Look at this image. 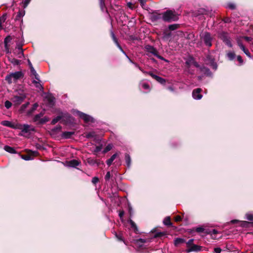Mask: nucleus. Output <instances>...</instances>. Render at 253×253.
<instances>
[{"instance_id": "1", "label": "nucleus", "mask_w": 253, "mask_h": 253, "mask_svg": "<svg viewBox=\"0 0 253 253\" xmlns=\"http://www.w3.org/2000/svg\"><path fill=\"white\" fill-rule=\"evenodd\" d=\"M178 15L171 10H168L162 13V19L165 22H171L178 20Z\"/></svg>"}, {"instance_id": "2", "label": "nucleus", "mask_w": 253, "mask_h": 253, "mask_svg": "<svg viewBox=\"0 0 253 253\" xmlns=\"http://www.w3.org/2000/svg\"><path fill=\"white\" fill-rule=\"evenodd\" d=\"M251 38L246 36H240L238 37L236 39L237 42L240 48L243 51V52L248 56L249 57L251 58V54L247 48H245L243 42L244 41L250 42L251 41Z\"/></svg>"}, {"instance_id": "3", "label": "nucleus", "mask_w": 253, "mask_h": 253, "mask_svg": "<svg viewBox=\"0 0 253 253\" xmlns=\"http://www.w3.org/2000/svg\"><path fill=\"white\" fill-rule=\"evenodd\" d=\"M17 129L21 130V135H24L26 133H29L30 131L34 130V128L33 126L26 124L22 125L20 124H18Z\"/></svg>"}, {"instance_id": "4", "label": "nucleus", "mask_w": 253, "mask_h": 253, "mask_svg": "<svg viewBox=\"0 0 253 253\" xmlns=\"http://www.w3.org/2000/svg\"><path fill=\"white\" fill-rule=\"evenodd\" d=\"M26 97V94L23 92L20 93L19 95H14L12 98L11 100L13 103L16 105L20 104Z\"/></svg>"}, {"instance_id": "5", "label": "nucleus", "mask_w": 253, "mask_h": 253, "mask_svg": "<svg viewBox=\"0 0 253 253\" xmlns=\"http://www.w3.org/2000/svg\"><path fill=\"white\" fill-rule=\"evenodd\" d=\"M202 40L204 42L206 46L211 47L212 45V38L209 33L205 32L201 35Z\"/></svg>"}, {"instance_id": "6", "label": "nucleus", "mask_w": 253, "mask_h": 253, "mask_svg": "<svg viewBox=\"0 0 253 253\" xmlns=\"http://www.w3.org/2000/svg\"><path fill=\"white\" fill-rule=\"evenodd\" d=\"M44 102L49 107H52L54 104L55 98L50 93H44Z\"/></svg>"}, {"instance_id": "7", "label": "nucleus", "mask_w": 253, "mask_h": 253, "mask_svg": "<svg viewBox=\"0 0 253 253\" xmlns=\"http://www.w3.org/2000/svg\"><path fill=\"white\" fill-rule=\"evenodd\" d=\"M77 113L78 114V115L83 120H84V121L85 122V123H92L94 122V120H93V118H92L91 116L88 115H86L84 113H83L82 112H81L80 111H77Z\"/></svg>"}, {"instance_id": "8", "label": "nucleus", "mask_w": 253, "mask_h": 253, "mask_svg": "<svg viewBox=\"0 0 253 253\" xmlns=\"http://www.w3.org/2000/svg\"><path fill=\"white\" fill-rule=\"evenodd\" d=\"M219 38L229 47L232 46L231 42L226 33L221 32L219 34Z\"/></svg>"}, {"instance_id": "9", "label": "nucleus", "mask_w": 253, "mask_h": 253, "mask_svg": "<svg viewBox=\"0 0 253 253\" xmlns=\"http://www.w3.org/2000/svg\"><path fill=\"white\" fill-rule=\"evenodd\" d=\"M142 73H143L145 74H148V75H150L153 79L156 80L157 82L161 83V84H164L166 82V81L164 79L154 74L153 73H152L151 72H146L145 71H142Z\"/></svg>"}, {"instance_id": "10", "label": "nucleus", "mask_w": 253, "mask_h": 253, "mask_svg": "<svg viewBox=\"0 0 253 253\" xmlns=\"http://www.w3.org/2000/svg\"><path fill=\"white\" fill-rule=\"evenodd\" d=\"M0 124L5 126H7L14 129H17L18 123H16L9 121H3L0 123Z\"/></svg>"}, {"instance_id": "11", "label": "nucleus", "mask_w": 253, "mask_h": 253, "mask_svg": "<svg viewBox=\"0 0 253 253\" xmlns=\"http://www.w3.org/2000/svg\"><path fill=\"white\" fill-rule=\"evenodd\" d=\"M152 21H156L159 19H162V14L158 13L157 11L152 12L150 15Z\"/></svg>"}, {"instance_id": "12", "label": "nucleus", "mask_w": 253, "mask_h": 253, "mask_svg": "<svg viewBox=\"0 0 253 253\" xmlns=\"http://www.w3.org/2000/svg\"><path fill=\"white\" fill-rule=\"evenodd\" d=\"M147 50L150 53H152L153 55L159 58V59H161L162 60L164 59V58L159 55H158L157 51V50L154 48L153 46L150 45H148L146 47Z\"/></svg>"}, {"instance_id": "13", "label": "nucleus", "mask_w": 253, "mask_h": 253, "mask_svg": "<svg viewBox=\"0 0 253 253\" xmlns=\"http://www.w3.org/2000/svg\"><path fill=\"white\" fill-rule=\"evenodd\" d=\"M202 91L201 88H197L194 89L192 92L193 97L195 99H200L202 97V94L200 93Z\"/></svg>"}, {"instance_id": "14", "label": "nucleus", "mask_w": 253, "mask_h": 253, "mask_svg": "<svg viewBox=\"0 0 253 253\" xmlns=\"http://www.w3.org/2000/svg\"><path fill=\"white\" fill-rule=\"evenodd\" d=\"M69 117V114L68 113H62L61 114L57 117L55 118L52 120L51 123L53 125L55 124L56 123H57L59 120H60L61 119L63 118H67Z\"/></svg>"}, {"instance_id": "15", "label": "nucleus", "mask_w": 253, "mask_h": 253, "mask_svg": "<svg viewBox=\"0 0 253 253\" xmlns=\"http://www.w3.org/2000/svg\"><path fill=\"white\" fill-rule=\"evenodd\" d=\"M186 64L188 68L190 67V66L192 65H193L196 67L199 66L198 64L195 61L194 58L192 57H190L186 61Z\"/></svg>"}, {"instance_id": "16", "label": "nucleus", "mask_w": 253, "mask_h": 253, "mask_svg": "<svg viewBox=\"0 0 253 253\" xmlns=\"http://www.w3.org/2000/svg\"><path fill=\"white\" fill-rule=\"evenodd\" d=\"M12 76L13 78V81L16 82L18 79L21 78L23 77V74L21 72L18 71L13 73H11Z\"/></svg>"}, {"instance_id": "17", "label": "nucleus", "mask_w": 253, "mask_h": 253, "mask_svg": "<svg viewBox=\"0 0 253 253\" xmlns=\"http://www.w3.org/2000/svg\"><path fill=\"white\" fill-rule=\"evenodd\" d=\"M80 163L76 160H72L67 162V165L70 167H76L79 165Z\"/></svg>"}, {"instance_id": "18", "label": "nucleus", "mask_w": 253, "mask_h": 253, "mask_svg": "<svg viewBox=\"0 0 253 253\" xmlns=\"http://www.w3.org/2000/svg\"><path fill=\"white\" fill-rule=\"evenodd\" d=\"M201 247L200 246L194 244L193 245H192V246L189 249H187V252H199L201 250Z\"/></svg>"}, {"instance_id": "19", "label": "nucleus", "mask_w": 253, "mask_h": 253, "mask_svg": "<svg viewBox=\"0 0 253 253\" xmlns=\"http://www.w3.org/2000/svg\"><path fill=\"white\" fill-rule=\"evenodd\" d=\"M111 37L114 41V42H115V43L116 44L117 46L119 47V48L124 53V54H126L125 51L123 50L122 47L121 46V45H120V44L118 42V40H117V39L116 38V37H115V35L114 34V33L113 32H111Z\"/></svg>"}, {"instance_id": "20", "label": "nucleus", "mask_w": 253, "mask_h": 253, "mask_svg": "<svg viewBox=\"0 0 253 253\" xmlns=\"http://www.w3.org/2000/svg\"><path fill=\"white\" fill-rule=\"evenodd\" d=\"M74 134V132H73V131H65L62 133V137L64 138H69Z\"/></svg>"}, {"instance_id": "21", "label": "nucleus", "mask_w": 253, "mask_h": 253, "mask_svg": "<svg viewBox=\"0 0 253 253\" xmlns=\"http://www.w3.org/2000/svg\"><path fill=\"white\" fill-rule=\"evenodd\" d=\"M16 52L18 53V57L19 58H22L23 57L24 54L23 53V50L22 49V46L21 45H18L17 46V49H16Z\"/></svg>"}, {"instance_id": "22", "label": "nucleus", "mask_w": 253, "mask_h": 253, "mask_svg": "<svg viewBox=\"0 0 253 253\" xmlns=\"http://www.w3.org/2000/svg\"><path fill=\"white\" fill-rule=\"evenodd\" d=\"M117 155H118L117 153L114 154V155H113L111 156V157L109 159H108L106 161V163H107L108 166H110L112 164V162L116 158Z\"/></svg>"}, {"instance_id": "23", "label": "nucleus", "mask_w": 253, "mask_h": 253, "mask_svg": "<svg viewBox=\"0 0 253 253\" xmlns=\"http://www.w3.org/2000/svg\"><path fill=\"white\" fill-rule=\"evenodd\" d=\"M38 106H39V105H38V104L37 103H35L33 105V106L32 107V108L28 111L27 115H31L33 113V112L37 109V108H38Z\"/></svg>"}, {"instance_id": "24", "label": "nucleus", "mask_w": 253, "mask_h": 253, "mask_svg": "<svg viewBox=\"0 0 253 253\" xmlns=\"http://www.w3.org/2000/svg\"><path fill=\"white\" fill-rule=\"evenodd\" d=\"M43 115V114L42 113H41L39 114L36 115L34 118V121L40 123V121L42 119L41 117H42Z\"/></svg>"}, {"instance_id": "25", "label": "nucleus", "mask_w": 253, "mask_h": 253, "mask_svg": "<svg viewBox=\"0 0 253 253\" xmlns=\"http://www.w3.org/2000/svg\"><path fill=\"white\" fill-rule=\"evenodd\" d=\"M87 163L91 166L95 165L96 162V159H93L92 158H88L86 160Z\"/></svg>"}, {"instance_id": "26", "label": "nucleus", "mask_w": 253, "mask_h": 253, "mask_svg": "<svg viewBox=\"0 0 253 253\" xmlns=\"http://www.w3.org/2000/svg\"><path fill=\"white\" fill-rule=\"evenodd\" d=\"M4 149L6 151V152H8L10 153H15V150L13 148L10 147V146H5L4 147Z\"/></svg>"}, {"instance_id": "27", "label": "nucleus", "mask_w": 253, "mask_h": 253, "mask_svg": "<svg viewBox=\"0 0 253 253\" xmlns=\"http://www.w3.org/2000/svg\"><path fill=\"white\" fill-rule=\"evenodd\" d=\"M184 242V240L183 239L178 238L175 239L174 245L176 246H178L179 245Z\"/></svg>"}, {"instance_id": "28", "label": "nucleus", "mask_w": 253, "mask_h": 253, "mask_svg": "<svg viewBox=\"0 0 253 253\" xmlns=\"http://www.w3.org/2000/svg\"><path fill=\"white\" fill-rule=\"evenodd\" d=\"M5 80L8 84H11L13 82H14L11 74L6 76Z\"/></svg>"}, {"instance_id": "29", "label": "nucleus", "mask_w": 253, "mask_h": 253, "mask_svg": "<svg viewBox=\"0 0 253 253\" xmlns=\"http://www.w3.org/2000/svg\"><path fill=\"white\" fill-rule=\"evenodd\" d=\"M125 160H126V162L127 164V167H129L130 166L131 159H130V157L128 154H126L125 155Z\"/></svg>"}, {"instance_id": "30", "label": "nucleus", "mask_w": 253, "mask_h": 253, "mask_svg": "<svg viewBox=\"0 0 253 253\" xmlns=\"http://www.w3.org/2000/svg\"><path fill=\"white\" fill-rule=\"evenodd\" d=\"M31 73L35 76V78L36 80H37L38 81H39V76L36 73V71H35V70L34 69V67H33V66H31Z\"/></svg>"}, {"instance_id": "31", "label": "nucleus", "mask_w": 253, "mask_h": 253, "mask_svg": "<svg viewBox=\"0 0 253 253\" xmlns=\"http://www.w3.org/2000/svg\"><path fill=\"white\" fill-rule=\"evenodd\" d=\"M29 102H28L25 104H23L21 106L20 109V111L21 112V113L23 112L25 110V109L27 108V107L29 106Z\"/></svg>"}, {"instance_id": "32", "label": "nucleus", "mask_w": 253, "mask_h": 253, "mask_svg": "<svg viewBox=\"0 0 253 253\" xmlns=\"http://www.w3.org/2000/svg\"><path fill=\"white\" fill-rule=\"evenodd\" d=\"M33 83L35 84L36 87L39 88L40 90L43 89V87H42V85L39 82L36 81H34L33 82Z\"/></svg>"}, {"instance_id": "33", "label": "nucleus", "mask_w": 253, "mask_h": 253, "mask_svg": "<svg viewBox=\"0 0 253 253\" xmlns=\"http://www.w3.org/2000/svg\"><path fill=\"white\" fill-rule=\"evenodd\" d=\"M179 25L178 24H172V25H169V29L171 30V31H173V30H176L178 28Z\"/></svg>"}, {"instance_id": "34", "label": "nucleus", "mask_w": 253, "mask_h": 253, "mask_svg": "<svg viewBox=\"0 0 253 253\" xmlns=\"http://www.w3.org/2000/svg\"><path fill=\"white\" fill-rule=\"evenodd\" d=\"M164 223L167 225H171L170 217H166L164 220Z\"/></svg>"}, {"instance_id": "35", "label": "nucleus", "mask_w": 253, "mask_h": 253, "mask_svg": "<svg viewBox=\"0 0 253 253\" xmlns=\"http://www.w3.org/2000/svg\"><path fill=\"white\" fill-rule=\"evenodd\" d=\"M227 56L230 60H233L235 56V54L234 52H230L227 53Z\"/></svg>"}, {"instance_id": "36", "label": "nucleus", "mask_w": 253, "mask_h": 253, "mask_svg": "<svg viewBox=\"0 0 253 253\" xmlns=\"http://www.w3.org/2000/svg\"><path fill=\"white\" fill-rule=\"evenodd\" d=\"M112 148V146L111 144H108L106 147L104 149V150H103V153H107V152L109 151L110 150H111V149Z\"/></svg>"}, {"instance_id": "37", "label": "nucleus", "mask_w": 253, "mask_h": 253, "mask_svg": "<svg viewBox=\"0 0 253 253\" xmlns=\"http://www.w3.org/2000/svg\"><path fill=\"white\" fill-rule=\"evenodd\" d=\"M246 218L248 220L253 221V214L252 213H247L246 214Z\"/></svg>"}, {"instance_id": "38", "label": "nucleus", "mask_w": 253, "mask_h": 253, "mask_svg": "<svg viewBox=\"0 0 253 253\" xmlns=\"http://www.w3.org/2000/svg\"><path fill=\"white\" fill-rule=\"evenodd\" d=\"M4 106L7 109L10 108L12 106V103L9 101H6L4 103Z\"/></svg>"}, {"instance_id": "39", "label": "nucleus", "mask_w": 253, "mask_h": 253, "mask_svg": "<svg viewBox=\"0 0 253 253\" xmlns=\"http://www.w3.org/2000/svg\"><path fill=\"white\" fill-rule=\"evenodd\" d=\"M100 0V6L101 10L103 11L105 8V0Z\"/></svg>"}, {"instance_id": "40", "label": "nucleus", "mask_w": 253, "mask_h": 253, "mask_svg": "<svg viewBox=\"0 0 253 253\" xmlns=\"http://www.w3.org/2000/svg\"><path fill=\"white\" fill-rule=\"evenodd\" d=\"M193 239H190L186 243L187 244V247L188 249H189L190 247L192 246V245H193Z\"/></svg>"}, {"instance_id": "41", "label": "nucleus", "mask_w": 253, "mask_h": 253, "mask_svg": "<svg viewBox=\"0 0 253 253\" xmlns=\"http://www.w3.org/2000/svg\"><path fill=\"white\" fill-rule=\"evenodd\" d=\"M163 34H164L163 38L164 39H167L169 38L171 36V33H167V31H165L164 32Z\"/></svg>"}, {"instance_id": "42", "label": "nucleus", "mask_w": 253, "mask_h": 253, "mask_svg": "<svg viewBox=\"0 0 253 253\" xmlns=\"http://www.w3.org/2000/svg\"><path fill=\"white\" fill-rule=\"evenodd\" d=\"M202 71L204 72L205 74H207V75H210V71L209 69L204 67L202 69Z\"/></svg>"}, {"instance_id": "43", "label": "nucleus", "mask_w": 253, "mask_h": 253, "mask_svg": "<svg viewBox=\"0 0 253 253\" xmlns=\"http://www.w3.org/2000/svg\"><path fill=\"white\" fill-rule=\"evenodd\" d=\"M129 223H130V224L131 227L132 228H134V229L135 230L137 229V227H136V224H135V223L132 220H129Z\"/></svg>"}, {"instance_id": "44", "label": "nucleus", "mask_w": 253, "mask_h": 253, "mask_svg": "<svg viewBox=\"0 0 253 253\" xmlns=\"http://www.w3.org/2000/svg\"><path fill=\"white\" fill-rule=\"evenodd\" d=\"M141 85L144 89H149L150 88L149 85L146 83H142Z\"/></svg>"}, {"instance_id": "45", "label": "nucleus", "mask_w": 253, "mask_h": 253, "mask_svg": "<svg viewBox=\"0 0 253 253\" xmlns=\"http://www.w3.org/2000/svg\"><path fill=\"white\" fill-rule=\"evenodd\" d=\"M111 177V173L110 171H108L105 176V180L107 181H108Z\"/></svg>"}, {"instance_id": "46", "label": "nucleus", "mask_w": 253, "mask_h": 253, "mask_svg": "<svg viewBox=\"0 0 253 253\" xmlns=\"http://www.w3.org/2000/svg\"><path fill=\"white\" fill-rule=\"evenodd\" d=\"M95 132H90L89 133H88L87 134H86V137L87 138H90V137H93L95 136Z\"/></svg>"}, {"instance_id": "47", "label": "nucleus", "mask_w": 253, "mask_h": 253, "mask_svg": "<svg viewBox=\"0 0 253 253\" xmlns=\"http://www.w3.org/2000/svg\"><path fill=\"white\" fill-rule=\"evenodd\" d=\"M49 121V119L47 117H44L42 118L41 120L40 121V124H43Z\"/></svg>"}, {"instance_id": "48", "label": "nucleus", "mask_w": 253, "mask_h": 253, "mask_svg": "<svg viewBox=\"0 0 253 253\" xmlns=\"http://www.w3.org/2000/svg\"><path fill=\"white\" fill-rule=\"evenodd\" d=\"M22 158L25 160H30L33 159L31 156L29 155H23Z\"/></svg>"}, {"instance_id": "49", "label": "nucleus", "mask_w": 253, "mask_h": 253, "mask_svg": "<svg viewBox=\"0 0 253 253\" xmlns=\"http://www.w3.org/2000/svg\"><path fill=\"white\" fill-rule=\"evenodd\" d=\"M99 181V179L97 177H94L92 179V182L94 184H96Z\"/></svg>"}, {"instance_id": "50", "label": "nucleus", "mask_w": 253, "mask_h": 253, "mask_svg": "<svg viewBox=\"0 0 253 253\" xmlns=\"http://www.w3.org/2000/svg\"><path fill=\"white\" fill-rule=\"evenodd\" d=\"M24 14H25L24 11H23V10L19 11L17 14V17L20 18V17L23 16Z\"/></svg>"}, {"instance_id": "51", "label": "nucleus", "mask_w": 253, "mask_h": 253, "mask_svg": "<svg viewBox=\"0 0 253 253\" xmlns=\"http://www.w3.org/2000/svg\"><path fill=\"white\" fill-rule=\"evenodd\" d=\"M211 66L214 70H216L217 68V65L213 60L211 61Z\"/></svg>"}, {"instance_id": "52", "label": "nucleus", "mask_w": 253, "mask_h": 253, "mask_svg": "<svg viewBox=\"0 0 253 253\" xmlns=\"http://www.w3.org/2000/svg\"><path fill=\"white\" fill-rule=\"evenodd\" d=\"M61 129V126H57L56 127H55L54 128H53L52 130V132H57L58 131H60Z\"/></svg>"}, {"instance_id": "53", "label": "nucleus", "mask_w": 253, "mask_h": 253, "mask_svg": "<svg viewBox=\"0 0 253 253\" xmlns=\"http://www.w3.org/2000/svg\"><path fill=\"white\" fill-rule=\"evenodd\" d=\"M96 163L95 165L97 166H100V165H104V163L102 161H101L99 160H96Z\"/></svg>"}, {"instance_id": "54", "label": "nucleus", "mask_w": 253, "mask_h": 253, "mask_svg": "<svg viewBox=\"0 0 253 253\" xmlns=\"http://www.w3.org/2000/svg\"><path fill=\"white\" fill-rule=\"evenodd\" d=\"M10 38L9 37H6L4 40V43L5 47L7 46V43L10 41Z\"/></svg>"}, {"instance_id": "55", "label": "nucleus", "mask_w": 253, "mask_h": 253, "mask_svg": "<svg viewBox=\"0 0 253 253\" xmlns=\"http://www.w3.org/2000/svg\"><path fill=\"white\" fill-rule=\"evenodd\" d=\"M129 61H130V62H131L132 63H133V64L135 66V67H137V68H138V69H139V70H140L142 72V71H144L143 70H142V69H141V67H140L138 66V65L137 64L134 63V62H132V61L130 59H129Z\"/></svg>"}, {"instance_id": "56", "label": "nucleus", "mask_w": 253, "mask_h": 253, "mask_svg": "<svg viewBox=\"0 0 253 253\" xmlns=\"http://www.w3.org/2000/svg\"><path fill=\"white\" fill-rule=\"evenodd\" d=\"M204 228H202V227H197L196 228V231L197 232H202L204 231Z\"/></svg>"}, {"instance_id": "57", "label": "nucleus", "mask_w": 253, "mask_h": 253, "mask_svg": "<svg viewBox=\"0 0 253 253\" xmlns=\"http://www.w3.org/2000/svg\"><path fill=\"white\" fill-rule=\"evenodd\" d=\"M116 237L118 238L119 241H123V239L121 234H116Z\"/></svg>"}, {"instance_id": "58", "label": "nucleus", "mask_w": 253, "mask_h": 253, "mask_svg": "<svg viewBox=\"0 0 253 253\" xmlns=\"http://www.w3.org/2000/svg\"><path fill=\"white\" fill-rule=\"evenodd\" d=\"M221 250L220 248H214V252L215 253H220Z\"/></svg>"}, {"instance_id": "59", "label": "nucleus", "mask_w": 253, "mask_h": 253, "mask_svg": "<svg viewBox=\"0 0 253 253\" xmlns=\"http://www.w3.org/2000/svg\"><path fill=\"white\" fill-rule=\"evenodd\" d=\"M228 7L231 9H235V5L233 3H230L228 4Z\"/></svg>"}, {"instance_id": "60", "label": "nucleus", "mask_w": 253, "mask_h": 253, "mask_svg": "<svg viewBox=\"0 0 253 253\" xmlns=\"http://www.w3.org/2000/svg\"><path fill=\"white\" fill-rule=\"evenodd\" d=\"M181 220V216H179V215H177V216H175V220L176 221H180Z\"/></svg>"}, {"instance_id": "61", "label": "nucleus", "mask_w": 253, "mask_h": 253, "mask_svg": "<svg viewBox=\"0 0 253 253\" xmlns=\"http://www.w3.org/2000/svg\"><path fill=\"white\" fill-rule=\"evenodd\" d=\"M142 6H143L146 2L145 0H138Z\"/></svg>"}, {"instance_id": "62", "label": "nucleus", "mask_w": 253, "mask_h": 253, "mask_svg": "<svg viewBox=\"0 0 253 253\" xmlns=\"http://www.w3.org/2000/svg\"><path fill=\"white\" fill-rule=\"evenodd\" d=\"M237 60L240 63H243V60L242 59V57L241 56H237Z\"/></svg>"}, {"instance_id": "63", "label": "nucleus", "mask_w": 253, "mask_h": 253, "mask_svg": "<svg viewBox=\"0 0 253 253\" xmlns=\"http://www.w3.org/2000/svg\"><path fill=\"white\" fill-rule=\"evenodd\" d=\"M241 225L242 226H245L248 224V222L247 221H241Z\"/></svg>"}, {"instance_id": "64", "label": "nucleus", "mask_w": 253, "mask_h": 253, "mask_svg": "<svg viewBox=\"0 0 253 253\" xmlns=\"http://www.w3.org/2000/svg\"><path fill=\"white\" fill-rule=\"evenodd\" d=\"M124 214V212L123 211H120L119 213V216L121 218H122Z\"/></svg>"}]
</instances>
